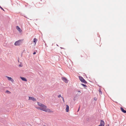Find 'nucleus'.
<instances>
[{
  "instance_id": "f257e3e1",
  "label": "nucleus",
  "mask_w": 126,
  "mask_h": 126,
  "mask_svg": "<svg viewBox=\"0 0 126 126\" xmlns=\"http://www.w3.org/2000/svg\"><path fill=\"white\" fill-rule=\"evenodd\" d=\"M23 41V39L19 40L18 41H16L14 43V45L15 46H19L21 43Z\"/></svg>"
},
{
  "instance_id": "f03ea898",
  "label": "nucleus",
  "mask_w": 126,
  "mask_h": 126,
  "mask_svg": "<svg viewBox=\"0 0 126 126\" xmlns=\"http://www.w3.org/2000/svg\"><path fill=\"white\" fill-rule=\"evenodd\" d=\"M38 106L42 108H46L47 107L44 105L42 104L40 102H38Z\"/></svg>"
},
{
  "instance_id": "7ed1b4c3",
  "label": "nucleus",
  "mask_w": 126,
  "mask_h": 126,
  "mask_svg": "<svg viewBox=\"0 0 126 126\" xmlns=\"http://www.w3.org/2000/svg\"><path fill=\"white\" fill-rule=\"evenodd\" d=\"M104 121L102 120H101L100 124L98 126H104Z\"/></svg>"
},
{
  "instance_id": "20e7f679",
  "label": "nucleus",
  "mask_w": 126,
  "mask_h": 126,
  "mask_svg": "<svg viewBox=\"0 0 126 126\" xmlns=\"http://www.w3.org/2000/svg\"><path fill=\"white\" fill-rule=\"evenodd\" d=\"M62 79L64 82H65L66 83H68V80L65 77H64L62 78Z\"/></svg>"
},
{
  "instance_id": "39448f33",
  "label": "nucleus",
  "mask_w": 126,
  "mask_h": 126,
  "mask_svg": "<svg viewBox=\"0 0 126 126\" xmlns=\"http://www.w3.org/2000/svg\"><path fill=\"white\" fill-rule=\"evenodd\" d=\"M29 100H32V101H36V99L34 98L33 97L29 96Z\"/></svg>"
},
{
  "instance_id": "423d86ee",
  "label": "nucleus",
  "mask_w": 126,
  "mask_h": 126,
  "mask_svg": "<svg viewBox=\"0 0 126 126\" xmlns=\"http://www.w3.org/2000/svg\"><path fill=\"white\" fill-rule=\"evenodd\" d=\"M44 111L48 112H52V111L49 109H46V108H45V110H44Z\"/></svg>"
},
{
  "instance_id": "0eeeda50",
  "label": "nucleus",
  "mask_w": 126,
  "mask_h": 126,
  "mask_svg": "<svg viewBox=\"0 0 126 126\" xmlns=\"http://www.w3.org/2000/svg\"><path fill=\"white\" fill-rule=\"evenodd\" d=\"M79 79L81 81V82H83L85 79L82 77L80 76L79 77Z\"/></svg>"
},
{
  "instance_id": "6e6552de",
  "label": "nucleus",
  "mask_w": 126,
  "mask_h": 126,
  "mask_svg": "<svg viewBox=\"0 0 126 126\" xmlns=\"http://www.w3.org/2000/svg\"><path fill=\"white\" fill-rule=\"evenodd\" d=\"M6 77L7 78V79L8 80H10L12 82H13L14 81V79H12L11 77H8V76H6Z\"/></svg>"
},
{
  "instance_id": "1a4fd4ad",
  "label": "nucleus",
  "mask_w": 126,
  "mask_h": 126,
  "mask_svg": "<svg viewBox=\"0 0 126 126\" xmlns=\"http://www.w3.org/2000/svg\"><path fill=\"white\" fill-rule=\"evenodd\" d=\"M16 29L19 32H22V30H21L20 27L17 26H16Z\"/></svg>"
},
{
  "instance_id": "9d476101",
  "label": "nucleus",
  "mask_w": 126,
  "mask_h": 126,
  "mask_svg": "<svg viewBox=\"0 0 126 126\" xmlns=\"http://www.w3.org/2000/svg\"><path fill=\"white\" fill-rule=\"evenodd\" d=\"M69 106L67 105H66V108L65 109L66 112H68L69 111Z\"/></svg>"
},
{
  "instance_id": "9b49d317",
  "label": "nucleus",
  "mask_w": 126,
  "mask_h": 126,
  "mask_svg": "<svg viewBox=\"0 0 126 126\" xmlns=\"http://www.w3.org/2000/svg\"><path fill=\"white\" fill-rule=\"evenodd\" d=\"M20 78L22 80L25 81H27V80L26 78L22 77H21Z\"/></svg>"
},
{
  "instance_id": "f8f14e48",
  "label": "nucleus",
  "mask_w": 126,
  "mask_h": 126,
  "mask_svg": "<svg viewBox=\"0 0 126 126\" xmlns=\"http://www.w3.org/2000/svg\"><path fill=\"white\" fill-rule=\"evenodd\" d=\"M121 111L124 113H126V111L122 107L121 108Z\"/></svg>"
},
{
  "instance_id": "ddd939ff",
  "label": "nucleus",
  "mask_w": 126,
  "mask_h": 126,
  "mask_svg": "<svg viewBox=\"0 0 126 126\" xmlns=\"http://www.w3.org/2000/svg\"><path fill=\"white\" fill-rule=\"evenodd\" d=\"M45 108H44L40 107V108H39V109L40 110L44 111V110H45Z\"/></svg>"
},
{
  "instance_id": "4468645a",
  "label": "nucleus",
  "mask_w": 126,
  "mask_h": 126,
  "mask_svg": "<svg viewBox=\"0 0 126 126\" xmlns=\"http://www.w3.org/2000/svg\"><path fill=\"white\" fill-rule=\"evenodd\" d=\"M37 41V39L36 38H34V39L33 42L35 43V45L36 44V42Z\"/></svg>"
},
{
  "instance_id": "2eb2a0df",
  "label": "nucleus",
  "mask_w": 126,
  "mask_h": 126,
  "mask_svg": "<svg viewBox=\"0 0 126 126\" xmlns=\"http://www.w3.org/2000/svg\"><path fill=\"white\" fill-rule=\"evenodd\" d=\"M81 85L83 86L84 87H87V86L86 85H85L82 83L81 84Z\"/></svg>"
},
{
  "instance_id": "dca6fc26",
  "label": "nucleus",
  "mask_w": 126,
  "mask_h": 126,
  "mask_svg": "<svg viewBox=\"0 0 126 126\" xmlns=\"http://www.w3.org/2000/svg\"><path fill=\"white\" fill-rule=\"evenodd\" d=\"M82 82L84 84H86L87 83V82L85 80H84Z\"/></svg>"
},
{
  "instance_id": "f3484780",
  "label": "nucleus",
  "mask_w": 126,
  "mask_h": 126,
  "mask_svg": "<svg viewBox=\"0 0 126 126\" xmlns=\"http://www.w3.org/2000/svg\"><path fill=\"white\" fill-rule=\"evenodd\" d=\"M99 91L100 94H102V92L101 91V90L100 89H99Z\"/></svg>"
},
{
  "instance_id": "a211bd4d",
  "label": "nucleus",
  "mask_w": 126,
  "mask_h": 126,
  "mask_svg": "<svg viewBox=\"0 0 126 126\" xmlns=\"http://www.w3.org/2000/svg\"><path fill=\"white\" fill-rule=\"evenodd\" d=\"M6 92L8 94H9L10 93H11V92H9V91H8V90L6 91Z\"/></svg>"
},
{
  "instance_id": "6ab92c4d",
  "label": "nucleus",
  "mask_w": 126,
  "mask_h": 126,
  "mask_svg": "<svg viewBox=\"0 0 126 126\" xmlns=\"http://www.w3.org/2000/svg\"><path fill=\"white\" fill-rule=\"evenodd\" d=\"M0 8L3 10L4 11V9L0 6Z\"/></svg>"
},
{
  "instance_id": "aec40b11",
  "label": "nucleus",
  "mask_w": 126,
  "mask_h": 126,
  "mask_svg": "<svg viewBox=\"0 0 126 126\" xmlns=\"http://www.w3.org/2000/svg\"><path fill=\"white\" fill-rule=\"evenodd\" d=\"M58 97H59V98H60V97H61V94H60L58 96Z\"/></svg>"
},
{
  "instance_id": "412c9836",
  "label": "nucleus",
  "mask_w": 126,
  "mask_h": 126,
  "mask_svg": "<svg viewBox=\"0 0 126 126\" xmlns=\"http://www.w3.org/2000/svg\"><path fill=\"white\" fill-rule=\"evenodd\" d=\"M36 53V52L35 51V52H33V55H34V54H35Z\"/></svg>"
},
{
  "instance_id": "4be33fe9",
  "label": "nucleus",
  "mask_w": 126,
  "mask_h": 126,
  "mask_svg": "<svg viewBox=\"0 0 126 126\" xmlns=\"http://www.w3.org/2000/svg\"><path fill=\"white\" fill-rule=\"evenodd\" d=\"M61 97L62 98L63 100V101H64V99L62 97Z\"/></svg>"
},
{
  "instance_id": "5701e85b",
  "label": "nucleus",
  "mask_w": 126,
  "mask_h": 126,
  "mask_svg": "<svg viewBox=\"0 0 126 126\" xmlns=\"http://www.w3.org/2000/svg\"><path fill=\"white\" fill-rule=\"evenodd\" d=\"M19 66H20V67H22V65H21L20 64L19 65Z\"/></svg>"
},
{
  "instance_id": "b1692460",
  "label": "nucleus",
  "mask_w": 126,
  "mask_h": 126,
  "mask_svg": "<svg viewBox=\"0 0 126 126\" xmlns=\"http://www.w3.org/2000/svg\"><path fill=\"white\" fill-rule=\"evenodd\" d=\"M79 109H80V107H79V109H78V111L79 110Z\"/></svg>"
},
{
  "instance_id": "393cba45",
  "label": "nucleus",
  "mask_w": 126,
  "mask_h": 126,
  "mask_svg": "<svg viewBox=\"0 0 126 126\" xmlns=\"http://www.w3.org/2000/svg\"><path fill=\"white\" fill-rule=\"evenodd\" d=\"M78 92H79L80 93H81V92L80 91H78Z\"/></svg>"
},
{
  "instance_id": "a878e982",
  "label": "nucleus",
  "mask_w": 126,
  "mask_h": 126,
  "mask_svg": "<svg viewBox=\"0 0 126 126\" xmlns=\"http://www.w3.org/2000/svg\"><path fill=\"white\" fill-rule=\"evenodd\" d=\"M60 48H61V49H63V47H60Z\"/></svg>"
},
{
  "instance_id": "bb28decb",
  "label": "nucleus",
  "mask_w": 126,
  "mask_h": 126,
  "mask_svg": "<svg viewBox=\"0 0 126 126\" xmlns=\"http://www.w3.org/2000/svg\"><path fill=\"white\" fill-rule=\"evenodd\" d=\"M57 46H58V45L57 44Z\"/></svg>"
},
{
  "instance_id": "cd10ccee",
  "label": "nucleus",
  "mask_w": 126,
  "mask_h": 126,
  "mask_svg": "<svg viewBox=\"0 0 126 126\" xmlns=\"http://www.w3.org/2000/svg\"><path fill=\"white\" fill-rule=\"evenodd\" d=\"M108 126H109V125H108Z\"/></svg>"
}]
</instances>
